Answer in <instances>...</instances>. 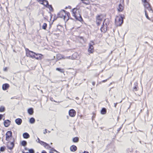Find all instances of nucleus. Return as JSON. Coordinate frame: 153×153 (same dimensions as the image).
Returning <instances> with one entry per match:
<instances>
[{
  "label": "nucleus",
  "mask_w": 153,
  "mask_h": 153,
  "mask_svg": "<svg viewBox=\"0 0 153 153\" xmlns=\"http://www.w3.org/2000/svg\"><path fill=\"white\" fill-rule=\"evenodd\" d=\"M42 55L41 54L36 53L35 55V57L34 58H35L37 60H41L42 59Z\"/></svg>",
  "instance_id": "15"
},
{
  "label": "nucleus",
  "mask_w": 153,
  "mask_h": 153,
  "mask_svg": "<svg viewBox=\"0 0 153 153\" xmlns=\"http://www.w3.org/2000/svg\"><path fill=\"white\" fill-rule=\"evenodd\" d=\"M92 114H93V115L92 116V117L94 118H95V117L96 115V113L94 112H93Z\"/></svg>",
  "instance_id": "36"
},
{
  "label": "nucleus",
  "mask_w": 153,
  "mask_h": 153,
  "mask_svg": "<svg viewBox=\"0 0 153 153\" xmlns=\"http://www.w3.org/2000/svg\"><path fill=\"white\" fill-rule=\"evenodd\" d=\"M3 115L0 114V120H1V119H2V117H3Z\"/></svg>",
  "instance_id": "40"
},
{
  "label": "nucleus",
  "mask_w": 153,
  "mask_h": 153,
  "mask_svg": "<svg viewBox=\"0 0 153 153\" xmlns=\"http://www.w3.org/2000/svg\"><path fill=\"white\" fill-rule=\"evenodd\" d=\"M123 19L121 16L119 17L117 16L115 19V24L117 26H120L123 24Z\"/></svg>",
  "instance_id": "5"
},
{
  "label": "nucleus",
  "mask_w": 153,
  "mask_h": 153,
  "mask_svg": "<svg viewBox=\"0 0 153 153\" xmlns=\"http://www.w3.org/2000/svg\"><path fill=\"white\" fill-rule=\"evenodd\" d=\"M21 144L22 146H25L27 144V142L26 141L23 140L22 141Z\"/></svg>",
  "instance_id": "32"
},
{
  "label": "nucleus",
  "mask_w": 153,
  "mask_h": 153,
  "mask_svg": "<svg viewBox=\"0 0 153 153\" xmlns=\"http://www.w3.org/2000/svg\"><path fill=\"white\" fill-rule=\"evenodd\" d=\"M37 140H38V143L43 146L46 149L49 150L52 148L51 146H50L49 144L41 140L39 138H38Z\"/></svg>",
  "instance_id": "8"
},
{
  "label": "nucleus",
  "mask_w": 153,
  "mask_h": 153,
  "mask_svg": "<svg viewBox=\"0 0 153 153\" xmlns=\"http://www.w3.org/2000/svg\"><path fill=\"white\" fill-rule=\"evenodd\" d=\"M107 28L108 27L105 25L104 24H102L100 30L101 32L105 33L107 30Z\"/></svg>",
  "instance_id": "13"
},
{
  "label": "nucleus",
  "mask_w": 153,
  "mask_h": 153,
  "mask_svg": "<svg viewBox=\"0 0 153 153\" xmlns=\"http://www.w3.org/2000/svg\"><path fill=\"white\" fill-rule=\"evenodd\" d=\"M47 26V25L46 23H44L42 25V28L43 29L45 30L46 29Z\"/></svg>",
  "instance_id": "30"
},
{
  "label": "nucleus",
  "mask_w": 153,
  "mask_h": 153,
  "mask_svg": "<svg viewBox=\"0 0 153 153\" xmlns=\"http://www.w3.org/2000/svg\"><path fill=\"white\" fill-rule=\"evenodd\" d=\"M105 17V15L101 13L97 14L95 16V21L96 25L97 26H100Z\"/></svg>",
  "instance_id": "3"
},
{
  "label": "nucleus",
  "mask_w": 153,
  "mask_h": 153,
  "mask_svg": "<svg viewBox=\"0 0 153 153\" xmlns=\"http://www.w3.org/2000/svg\"><path fill=\"white\" fill-rule=\"evenodd\" d=\"M22 122V120L20 118H17L15 120L16 123L18 125L21 124Z\"/></svg>",
  "instance_id": "20"
},
{
  "label": "nucleus",
  "mask_w": 153,
  "mask_h": 153,
  "mask_svg": "<svg viewBox=\"0 0 153 153\" xmlns=\"http://www.w3.org/2000/svg\"><path fill=\"white\" fill-rule=\"evenodd\" d=\"M12 137V132L11 131H7L6 134L5 140L6 141H10Z\"/></svg>",
  "instance_id": "10"
},
{
  "label": "nucleus",
  "mask_w": 153,
  "mask_h": 153,
  "mask_svg": "<svg viewBox=\"0 0 153 153\" xmlns=\"http://www.w3.org/2000/svg\"><path fill=\"white\" fill-rule=\"evenodd\" d=\"M73 141L74 143L78 142L79 141V138L77 137H74L73 139Z\"/></svg>",
  "instance_id": "28"
},
{
  "label": "nucleus",
  "mask_w": 153,
  "mask_h": 153,
  "mask_svg": "<svg viewBox=\"0 0 153 153\" xmlns=\"http://www.w3.org/2000/svg\"><path fill=\"white\" fill-rule=\"evenodd\" d=\"M107 81V79L104 80H102V82H106V81Z\"/></svg>",
  "instance_id": "43"
},
{
  "label": "nucleus",
  "mask_w": 153,
  "mask_h": 153,
  "mask_svg": "<svg viewBox=\"0 0 153 153\" xmlns=\"http://www.w3.org/2000/svg\"><path fill=\"white\" fill-rule=\"evenodd\" d=\"M1 6V5H0V7Z\"/></svg>",
  "instance_id": "46"
},
{
  "label": "nucleus",
  "mask_w": 153,
  "mask_h": 153,
  "mask_svg": "<svg viewBox=\"0 0 153 153\" xmlns=\"http://www.w3.org/2000/svg\"><path fill=\"white\" fill-rule=\"evenodd\" d=\"M42 153H47V152L43 150V151H42Z\"/></svg>",
  "instance_id": "44"
},
{
  "label": "nucleus",
  "mask_w": 153,
  "mask_h": 153,
  "mask_svg": "<svg viewBox=\"0 0 153 153\" xmlns=\"http://www.w3.org/2000/svg\"><path fill=\"white\" fill-rule=\"evenodd\" d=\"M142 3H143V5L145 8V15L146 18L149 20H150V19L147 14L146 10H152L150 4L149 3L150 0H141Z\"/></svg>",
  "instance_id": "1"
},
{
  "label": "nucleus",
  "mask_w": 153,
  "mask_h": 153,
  "mask_svg": "<svg viewBox=\"0 0 153 153\" xmlns=\"http://www.w3.org/2000/svg\"><path fill=\"white\" fill-rule=\"evenodd\" d=\"M124 0H120V3L117 8V10L120 12H122L124 9Z\"/></svg>",
  "instance_id": "6"
},
{
  "label": "nucleus",
  "mask_w": 153,
  "mask_h": 153,
  "mask_svg": "<svg viewBox=\"0 0 153 153\" xmlns=\"http://www.w3.org/2000/svg\"><path fill=\"white\" fill-rule=\"evenodd\" d=\"M8 68L7 67H6L4 68L3 70L4 71H7V70Z\"/></svg>",
  "instance_id": "37"
},
{
  "label": "nucleus",
  "mask_w": 153,
  "mask_h": 153,
  "mask_svg": "<svg viewBox=\"0 0 153 153\" xmlns=\"http://www.w3.org/2000/svg\"><path fill=\"white\" fill-rule=\"evenodd\" d=\"M10 121L8 120H5L4 123V125L6 127H8L10 124Z\"/></svg>",
  "instance_id": "17"
},
{
  "label": "nucleus",
  "mask_w": 153,
  "mask_h": 153,
  "mask_svg": "<svg viewBox=\"0 0 153 153\" xmlns=\"http://www.w3.org/2000/svg\"><path fill=\"white\" fill-rule=\"evenodd\" d=\"M23 136L24 138L25 139H27L30 137L29 135L27 133H24L23 134Z\"/></svg>",
  "instance_id": "24"
},
{
  "label": "nucleus",
  "mask_w": 153,
  "mask_h": 153,
  "mask_svg": "<svg viewBox=\"0 0 153 153\" xmlns=\"http://www.w3.org/2000/svg\"><path fill=\"white\" fill-rule=\"evenodd\" d=\"M30 153H34V151L33 149H30L29 150Z\"/></svg>",
  "instance_id": "35"
},
{
  "label": "nucleus",
  "mask_w": 153,
  "mask_h": 153,
  "mask_svg": "<svg viewBox=\"0 0 153 153\" xmlns=\"http://www.w3.org/2000/svg\"><path fill=\"white\" fill-rule=\"evenodd\" d=\"M92 84L93 86H94L95 85V82L93 81L92 82Z\"/></svg>",
  "instance_id": "41"
},
{
  "label": "nucleus",
  "mask_w": 153,
  "mask_h": 153,
  "mask_svg": "<svg viewBox=\"0 0 153 153\" xmlns=\"http://www.w3.org/2000/svg\"><path fill=\"white\" fill-rule=\"evenodd\" d=\"M72 14L73 16L77 20L82 22L83 21V20L79 13V12L78 9L76 8H74L72 10Z\"/></svg>",
  "instance_id": "4"
},
{
  "label": "nucleus",
  "mask_w": 153,
  "mask_h": 153,
  "mask_svg": "<svg viewBox=\"0 0 153 153\" xmlns=\"http://www.w3.org/2000/svg\"><path fill=\"white\" fill-rule=\"evenodd\" d=\"M28 113L30 115H32L33 113V109L32 108H30L28 109L27 110Z\"/></svg>",
  "instance_id": "23"
},
{
  "label": "nucleus",
  "mask_w": 153,
  "mask_h": 153,
  "mask_svg": "<svg viewBox=\"0 0 153 153\" xmlns=\"http://www.w3.org/2000/svg\"><path fill=\"white\" fill-rule=\"evenodd\" d=\"M57 58V59L58 60L62 59H70L71 58V56L68 57H65L63 55L61 54H58L56 56Z\"/></svg>",
  "instance_id": "12"
},
{
  "label": "nucleus",
  "mask_w": 153,
  "mask_h": 153,
  "mask_svg": "<svg viewBox=\"0 0 153 153\" xmlns=\"http://www.w3.org/2000/svg\"><path fill=\"white\" fill-rule=\"evenodd\" d=\"M25 50L26 52V55L27 56L32 58H34V57H35V55L36 54V53H35L30 51L27 48Z\"/></svg>",
  "instance_id": "7"
},
{
  "label": "nucleus",
  "mask_w": 153,
  "mask_h": 153,
  "mask_svg": "<svg viewBox=\"0 0 153 153\" xmlns=\"http://www.w3.org/2000/svg\"><path fill=\"white\" fill-rule=\"evenodd\" d=\"M70 14L69 12L64 10H62L58 14V17L63 18L65 21H67L69 19Z\"/></svg>",
  "instance_id": "2"
},
{
  "label": "nucleus",
  "mask_w": 153,
  "mask_h": 153,
  "mask_svg": "<svg viewBox=\"0 0 153 153\" xmlns=\"http://www.w3.org/2000/svg\"><path fill=\"white\" fill-rule=\"evenodd\" d=\"M47 133V130L46 129H45V131L44 132V134H46Z\"/></svg>",
  "instance_id": "39"
},
{
  "label": "nucleus",
  "mask_w": 153,
  "mask_h": 153,
  "mask_svg": "<svg viewBox=\"0 0 153 153\" xmlns=\"http://www.w3.org/2000/svg\"><path fill=\"white\" fill-rule=\"evenodd\" d=\"M50 151L49 152V153H54L53 151H56V150L54 149L53 148H51L50 149Z\"/></svg>",
  "instance_id": "33"
},
{
  "label": "nucleus",
  "mask_w": 153,
  "mask_h": 153,
  "mask_svg": "<svg viewBox=\"0 0 153 153\" xmlns=\"http://www.w3.org/2000/svg\"><path fill=\"white\" fill-rule=\"evenodd\" d=\"M70 149L71 151L74 152L77 150V147L76 146L73 145L70 147Z\"/></svg>",
  "instance_id": "19"
},
{
  "label": "nucleus",
  "mask_w": 153,
  "mask_h": 153,
  "mask_svg": "<svg viewBox=\"0 0 153 153\" xmlns=\"http://www.w3.org/2000/svg\"><path fill=\"white\" fill-rule=\"evenodd\" d=\"M68 113L70 117H74L76 115V112L74 110L71 109L69 110Z\"/></svg>",
  "instance_id": "11"
},
{
  "label": "nucleus",
  "mask_w": 153,
  "mask_h": 153,
  "mask_svg": "<svg viewBox=\"0 0 153 153\" xmlns=\"http://www.w3.org/2000/svg\"><path fill=\"white\" fill-rule=\"evenodd\" d=\"M14 147V144L13 142H10L8 146L9 149L11 150Z\"/></svg>",
  "instance_id": "21"
},
{
  "label": "nucleus",
  "mask_w": 153,
  "mask_h": 153,
  "mask_svg": "<svg viewBox=\"0 0 153 153\" xmlns=\"http://www.w3.org/2000/svg\"><path fill=\"white\" fill-rule=\"evenodd\" d=\"M9 85L7 83H5L2 85V89L4 90H6L8 89L9 87Z\"/></svg>",
  "instance_id": "18"
},
{
  "label": "nucleus",
  "mask_w": 153,
  "mask_h": 153,
  "mask_svg": "<svg viewBox=\"0 0 153 153\" xmlns=\"http://www.w3.org/2000/svg\"><path fill=\"white\" fill-rule=\"evenodd\" d=\"M106 110L105 108H102L101 111V113L102 114H105L106 113Z\"/></svg>",
  "instance_id": "25"
},
{
  "label": "nucleus",
  "mask_w": 153,
  "mask_h": 153,
  "mask_svg": "<svg viewBox=\"0 0 153 153\" xmlns=\"http://www.w3.org/2000/svg\"><path fill=\"white\" fill-rule=\"evenodd\" d=\"M5 108L4 106H1L0 107V112H3L5 111Z\"/></svg>",
  "instance_id": "29"
},
{
  "label": "nucleus",
  "mask_w": 153,
  "mask_h": 153,
  "mask_svg": "<svg viewBox=\"0 0 153 153\" xmlns=\"http://www.w3.org/2000/svg\"><path fill=\"white\" fill-rule=\"evenodd\" d=\"M41 4H43L46 7L48 8L51 7L52 9V7L51 5H48V3L47 1L46 0H43Z\"/></svg>",
  "instance_id": "14"
},
{
  "label": "nucleus",
  "mask_w": 153,
  "mask_h": 153,
  "mask_svg": "<svg viewBox=\"0 0 153 153\" xmlns=\"http://www.w3.org/2000/svg\"><path fill=\"white\" fill-rule=\"evenodd\" d=\"M117 103H115L114 104V107L116 108V106L117 105Z\"/></svg>",
  "instance_id": "42"
},
{
  "label": "nucleus",
  "mask_w": 153,
  "mask_h": 153,
  "mask_svg": "<svg viewBox=\"0 0 153 153\" xmlns=\"http://www.w3.org/2000/svg\"><path fill=\"white\" fill-rule=\"evenodd\" d=\"M56 70L62 73H64L65 72V71L64 70V69H61L59 68H56Z\"/></svg>",
  "instance_id": "27"
},
{
  "label": "nucleus",
  "mask_w": 153,
  "mask_h": 153,
  "mask_svg": "<svg viewBox=\"0 0 153 153\" xmlns=\"http://www.w3.org/2000/svg\"><path fill=\"white\" fill-rule=\"evenodd\" d=\"M109 23L110 21L109 19H104L102 24H104L105 25L108 27Z\"/></svg>",
  "instance_id": "16"
},
{
  "label": "nucleus",
  "mask_w": 153,
  "mask_h": 153,
  "mask_svg": "<svg viewBox=\"0 0 153 153\" xmlns=\"http://www.w3.org/2000/svg\"><path fill=\"white\" fill-rule=\"evenodd\" d=\"M82 2L86 5H88L90 4L89 0H81Z\"/></svg>",
  "instance_id": "26"
},
{
  "label": "nucleus",
  "mask_w": 153,
  "mask_h": 153,
  "mask_svg": "<svg viewBox=\"0 0 153 153\" xmlns=\"http://www.w3.org/2000/svg\"><path fill=\"white\" fill-rule=\"evenodd\" d=\"M91 44L89 43V47L88 49V52L90 53H92L94 52V47L93 45H95L94 42L93 41H91L90 42Z\"/></svg>",
  "instance_id": "9"
},
{
  "label": "nucleus",
  "mask_w": 153,
  "mask_h": 153,
  "mask_svg": "<svg viewBox=\"0 0 153 153\" xmlns=\"http://www.w3.org/2000/svg\"><path fill=\"white\" fill-rule=\"evenodd\" d=\"M35 122V120L33 118H31L30 120V122L31 123H34Z\"/></svg>",
  "instance_id": "31"
},
{
  "label": "nucleus",
  "mask_w": 153,
  "mask_h": 153,
  "mask_svg": "<svg viewBox=\"0 0 153 153\" xmlns=\"http://www.w3.org/2000/svg\"><path fill=\"white\" fill-rule=\"evenodd\" d=\"M83 153H89V152L87 151H85Z\"/></svg>",
  "instance_id": "45"
},
{
  "label": "nucleus",
  "mask_w": 153,
  "mask_h": 153,
  "mask_svg": "<svg viewBox=\"0 0 153 153\" xmlns=\"http://www.w3.org/2000/svg\"><path fill=\"white\" fill-rule=\"evenodd\" d=\"M138 87L137 83L134 84V86L133 88V91L134 92L137 91L138 90Z\"/></svg>",
  "instance_id": "22"
},
{
  "label": "nucleus",
  "mask_w": 153,
  "mask_h": 153,
  "mask_svg": "<svg viewBox=\"0 0 153 153\" xmlns=\"http://www.w3.org/2000/svg\"><path fill=\"white\" fill-rule=\"evenodd\" d=\"M43 0H37V1L40 4H41Z\"/></svg>",
  "instance_id": "38"
},
{
  "label": "nucleus",
  "mask_w": 153,
  "mask_h": 153,
  "mask_svg": "<svg viewBox=\"0 0 153 153\" xmlns=\"http://www.w3.org/2000/svg\"><path fill=\"white\" fill-rule=\"evenodd\" d=\"M5 148L4 146L1 147L0 148V151L1 152H3L5 150Z\"/></svg>",
  "instance_id": "34"
}]
</instances>
